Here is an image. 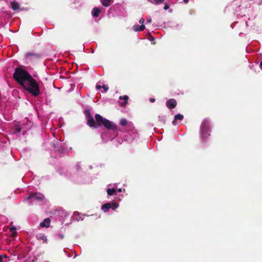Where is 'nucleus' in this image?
<instances>
[{
    "mask_svg": "<svg viewBox=\"0 0 262 262\" xmlns=\"http://www.w3.org/2000/svg\"><path fill=\"white\" fill-rule=\"evenodd\" d=\"M15 80L33 96L36 97L40 94L39 84L26 70L17 68L13 74Z\"/></svg>",
    "mask_w": 262,
    "mask_h": 262,
    "instance_id": "obj_1",
    "label": "nucleus"
},
{
    "mask_svg": "<svg viewBox=\"0 0 262 262\" xmlns=\"http://www.w3.org/2000/svg\"><path fill=\"white\" fill-rule=\"evenodd\" d=\"M84 115L86 116L87 123L90 127L98 128L103 125L108 129H112L114 133L113 137L110 138L109 139L112 140L118 135V128L116 124L108 120L103 118L99 114L95 115V120L94 119L89 110H85Z\"/></svg>",
    "mask_w": 262,
    "mask_h": 262,
    "instance_id": "obj_2",
    "label": "nucleus"
},
{
    "mask_svg": "<svg viewBox=\"0 0 262 262\" xmlns=\"http://www.w3.org/2000/svg\"><path fill=\"white\" fill-rule=\"evenodd\" d=\"M33 126V122L29 118L26 117L21 122L16 124L14 126V133L16 134H19L22 133L23 135Z\"/></svg>",
    "mask_w": 262,
    "mask_h": 262,
    "instance_id": "obj_3",
    "label": "nucleus"
},
{
    "mask_svg": "<svg viewBox=\"0 0 262 262\" xmlns=\"http://www.w3.org/2000/svg\"><path fill=\"white\" fill-rule=\"evenodd\" d=\"M45 200L43 194L39 192L30 193L24 196V202L28 205L40 203Z\"/></svg>",
    "mask_w": 262,
    "mask_h": 262,
    "instance_id": "obj_4",
    "label": "nucleus"
},
{
    "mask_svg": "<svg viewBox=\"0 0 262 262\" xmlns=\"http://www.w3.org/2000/svg\"><path fill=\"white\" fill-rule=\"evenodd\" d=\"M209 121L205 119L203 120L200 127L201 139L205 141L210 136Z\"/></svg>",
    "mask_w": 262,
    "mask_h": 262,
    "instance_id": "obj_5",
    "label": "nucleus"
},
{
    "mask_svg": "<svg viewBox=\"0 0 262 262\" xmlns=\"http://www.w3.org/2000/svg\"><path fill=\"white\" fill-rule=\"evenodd\" d=\"M126 127V131L129 136L128 137V136L126 135V137L124 138V140L128 142L132 141L138 137V134L136 131H134L135 127L132 122H129Z\"/></svg>",
    "mask_w": 262,
    "mask_h": 262,
    "instance_id": "obj_6",
    "label": "nucleus"
},
{
    "mask_svg": "<svg viewBox=\"0 0 262 262\" xmlns=\"http://www.w3.org/2000/svg\"><path fill=\"white\" fill-rule=\"evenodd\" d=\"M119 205L117 203H107L101 206L102 210L104 212H106L109 211V209H112L113 210L118 208Z\"/></svg>",
    "mask_w": 262,
    "mask_h": 262,
    "instance_id": "obj_7",
    "label": "nucleus"
},
{
    "mask_svg": "<svg viewBox=\"0 0 262 262\" xmlns=\"http://www.w3.org/2000/svg\"><path fill=\"white\" fill-rule=\"evenodd\" d=\"M166 104L168 108L171 110L176 106L177 101L174 99H170L166 101Z\"/></svg>",
    "mask_w": 262,
    "mask_h": 262,
    "instance_id": "obj_8",
    "label": "nucleus"
},
{
    "mask_svg": "<svg viewBox=\"0 0 262 262\" xmlns=\"http://www.w3.org/2000/svg\"><path fill=\"white\" fill-rule=\"evenodd\" d=\"M51 219L49 217L44 219L42 222L40 223L39 225L42 228H48L50 226Z\"/></svg>",
    "mask_w": 262,
    "mask_h": 262,
    "instance_id": "obj_9",
    "label": "nucleus"
},
{
    "mask_svg": "<svg viewBox=\"0 0 262 262\" xmlns=\"http://www.w3.org/2000/svg\"><path fill=\"white\" fill-rule=\"evenodd\" d=\"M145 28V27L144 25H142L141 26H139V25H135L133 26V30L135 31H141L144 30Z\"/></svg>",
    "mask_w": 262,
    "mask_h": 262,
    "instance_id": "obj_10",
    "label": "nucleus"
},
{
    "mask_svg": "<svg viewBox=\"0 0 262 262\" xmlns=\"http://www.w3.org/2000/svg\"><path fill=\"white\" fill-rule=\"evenodd\" d=\"M100 12V10L98 8H94L93 9L92 11V14L93 17H97L99 16V14Z\"/></svg>",
    "mask_w": 262,
    "mask_h": 262,
    "instance_id": "obj_11",
    "label": "nucleus"
},
{
    "mask_svg": "<svg viewBox=\"0 0 262 262\" xmlns=\"http://www.w3.org/2000/svg\"><path fill=\"white\" fill-rule=\"evenodd\" d=\"M183 118H184L183 116L180 114L176 115L174 116V120L172 121V124L174 125H176V121L177 120H183Z\"/></svg>",
    "mask_w": 262,
    "mask_h": 262,
    "instance_id": "obj_12",
    "label": "nucleus"
},
{
    "mask_svg": "<svg viewBox=\"0 0 262 262\" xmlns=\"http://www.w3.org/2000/svg\"><path fill=\"white\" fill-rule=\"evenodd\" d=\"M10 4H11V8L13 10H18L19 5L17 3L15 2H11Z\"/></svg>",
    "mask_w": 262,
    "mask_h": 262,
    "instance_id": "obj_13",
    "label": "nucleus"
},
{
    "mask_svg": "<svg viewBox=\"0 0 262 262\" xmlns=\"http://www.w3.org/2000/svg\"><path fill=\"white\" fill-rule=\"evenodd\" d=\"M107 193L108 195H113L116 194V190L115 188H108L107 189Z\"/></svg>",
    "mask_w": 262,
    "mask_h": 262,
    "instance_id": "obj_14",
    "label": "nucleus"
},
{
    "mask_svg": "<svg viewBox=\"0 0 262 262\" xmlns=\"http://www.w3.org/2000/svg\"><path fill=\"white\" fill-rule=\"evenodd\" d=\"M128 99V97L127 95H124L123 96H120L119 97V99H120V100L123 99L124 100V101L121 102V105L122 106H125L127 103V101Z\"/></svg>",
    "mask_w": 262,
    "mask_h": 262,
    "instance_id": "obj_15",
    "label": "nucleus"
},
{
    "mask_svg": "<svg viewBox=\"0 0 262 262\" xmlns=\"http://www.w3.org/2000/svg\"><path fill=\"white\" fill-rule=\"evenodd\" d=\"M37 239L39 240H42L44 243H46L47 241V237L45 234H38L36 235Z\"/></svg>",
    "mask_w": 262,
    "mask_h": 262,
    "instance_id": "obj_16",
    "label": "nucleus"
},
{
    "mask_svg": "<svg viewBox=\"0 0 262 262\" xmlns=\"http://www.w3.org/2000/svg\"><path fill=\"white\" fill-rule=\"evenodd\" d=\"M112 0H100V2L104 7H108L111 4Z\"/></svg>",
    "mask_w": 262,
    "mask_h": 262,
    "instance_id": "obj_17",
    "label": "nucleus"
},
{
    "mask_svg": "<svg viewBox=\"0 0 262 262\" xmlns=\"http://www.w3.org/2000/svg\"><path fill=\"white\" fill-rule=\"evenodd\" d=\"M16 227L14 226H13L12 227L10 228V231H11L12 233V237H15L17 236V233L16 231Z\"/></svg>",
    "mask_w": 262,
    "mask_h": 262,
    "instance_id": "obj_18",
    "label": "nucleus"
},
{
    "mask_svg": "<svg viewBox=\"0 0 262 262\" xmlns=\"http://www.w3.org/2000/svg\"><path fill=\"white\" fill-rule=\"evenodd\" d=\"M8 257L5 255H0V262H8Z\"/></svg>",
    "mask_w": 262,
    "mask_h": 262,
    "instance_id": "obj_19",
    "label": "nucleus"
},
{
    "mask_svg": "<svg viewBox=\"0 0 262 262\" xmlns=\"http://www.w3.org/2000/svg\"><path fill=\"white\" fill-rule=\"evenodd\" d=\"M129 122H127V120L124 118H122L120 120V124L123 126H127Z\"/></svg>",
    "mask_w": 262,
    "mask_h": 262,
    "instance_id": "obj_20",
    "label": "nucleus"
},
{
    "mask_svg": "<svg viewBox=\"0 0 262 262\" xmlns=\"http://www.w3.org/2000/svg\"><path fill=\"white\" fill-rule=\"evenodd\" d=\"M165 0H148V1L154 4H160L163 2Z\"/></svg>",
    "mask_w": 262,
    "mask_h": 262,
    "instance_id": "obj_21",
    "label": "nucleus"
},
{
    "mask_svg": "<svg viewBox=\"0 0 262 262\" xmlns=\"http://www.w3.org/2000/svg\"><path fill=\"white\" fill-rule=\"evenodd\" d=\"M102 88H103V89L105 92H106L108 91V88L107 86H106L105 85H103L102 86Z\"/></svg>",
    "mask_w": 262,
    "mask_h": 262,
    "instance_id": "obj_22",
    "label": "nucleus"
},
{
    "mask_svg": "<svg viewBox=\"0 0 262 262\" xmlns=\"http://www.w3.org/2000/svg\"><path fill=\"white\" fill-rule=\"evenodd\" d=\"M32 55H35V54L34 53H29L26 54V57L27 58H29V57L30 56H32Z\"/></svg>",
    "mask_w": 262,
    "mask_h": 262,
    "instance_id": "obj_23",
    "label": "nucleus"
},
{
    "mask_svg": "<svg viewBox=\"0 0 262 262\" xmlns=\"http://www.w3.org/2000/svg\"><path fill=\"white\" fill-rule=\"evenodd\" d=\"M101 86L99 84V83H97L96 85V88L97 90H100L101 88Z\"/></svg>",
    "mask_w": 262,
    "mask_h": 262,
    "instance_id": "obj_24",
    "label": "nucleus"
},
{
    "mask_svg": "<svg viewBox=\"0 0 262 262\" xmlns=\"http://www.w3.org/2000/svg\"><path fill=\"white\" fill-rule=\"evenodd\" d=\"M144 22V19L143 18H141L140 20H139V23L140 24H142V25H143V23Z\"/></svg>",
    "mask_w": 262,
    "mask_h": 262,
    "instance_id": "obj_25",
    "label": "nucleus"
},
{
    "mask_svg": "<svg viewBox=\"0 0 262 262\" xmlns=\"http://www.w3.org/2000/svg\"><path fill=\"white\" fill-rule=\"evenodd\" d=\"M76 168L77 170H78L80 168V164H79V163L77 164V165L76 166Z\"/></svg>",
    "mask_w": 262,
    "mask_h": 262,
    "instance_id": "obj_26",
    "label": "nucleus"
},
{
    "mask_svg": "<svg viewBox=\"0 0 262 262\" xmlns=\"http://www.w3.org/2000/svg\"><path fill=\"white\" fill-rule=\"evenodd\" d=\"M169 8V6L168 4H165V6H164V10H167Z\"/></svg>",
    "mask_w": 262,
    "mask_h": 262,
    "instance_id": "obj_27",
    "label": "nucleus"
},
{
    "mask_svg": "<svg viewBox=\"0 0 262 262\" xmlns=\"http://www.w3.org/2000/svg\"><path fill=\"white\" fill-rule=\"evenodd\" d=\"M146 20H147V23H151V19L150 17H147Z\"/></svg>",
    "mask_w": 262,
    "mask_h": 262,
    "instance_id": "obj_28",
    "label": "nucleus"
},
{
    "mask_svg": "<svg viewBox=\"0 0 262 262\" xmlns=\"http://www.w3.org/2000/svg\"><path fill=\"white\" fill-rule=\"evenodd\" d=\"M149 101L151 102H154L155 101V99L154 98H150Z\"/></svg>",
    "mask_w": 262,
    "mask_h": 262,
    "instance_id": "obj_29",
    "label": "nucleus"
},
{
    "mask_svg": "<svg viewBox=\"0 0 262 262\" xmlns=\"http://www.w3.org/2000/svg\"><path fill=\"white\" fill-rule=\"evenodd\" d=\"M58 236L61 239H62L64 237V236L62 234H59Z\"/></svg>",
    "mask_w": 262,
    "mask_h": 262,
    "instance_id": "obj_30",
    "label": "nucleus"
},
{
    "mask_svg": "<svg viewBox=\"0 0 262 262\" xmlns=\"http://www.w3.org/2000/svg\"><path fill=\"white\" fill-rule=\"evenodd\" d=\"M57 211H61V212H63V208H59V210H57Z\"/></svg>",
    "mask_w": 262,
    "mask_h": 262,
    "instance_id": "obj_31",
    "label": "nucleus"
},
{
    "mask_svg": "<svg viewBox=\"0 0 262 262\" xmlns=\"http://www.w3.org/2000/svg\"><path fill=\"white\" fill-rule=\"evenodd\" d=\"M183 1L185 4H187L189 2V0H183Z\"/></svg>",
    "mask_w": 262,
    "mask_h": 262,
    "instance_id": "obj_32",
    "label": "nucleus"
},
{
    "mask_svg": "<svg viewBox=\"0 0 262 262\" xmlns=\"http://www.w3.org/2000/svg\"><path fill=\"white\" fill-rule=\"evenodd\" d=\"M118 191L119 192H121L122 191V189H121V188H119V189H118Z\"/></svg>",
    "mask_w": 262,
    "mask_h": 262,
    "instance_id": "obj_33",
    "label": "nucleus"
},
{
    "mask_svg": "<svg viewBox=\"0 0 262 262\" xmlns=\"http://www.w3.org/2000/svg\"><path fill=\"white\" fill-rule=\"evenodd\" d=\"M104 135H104V134H101V136L102 138H104Z\"/></svg>",
    "mask_w": 262,
    "mask_h": 262,
    "instance_id": "obj_34",
    "label": "nucleus"
},
{
    "mask_svg": "<svg viewBox=\"0 0 262 262\" xmlns=\"http://www.w3.org/2000/svg\"><path fill=\"white\" fill-rule=\"evenodd\" d=\"M260 68H261V69L262 70V61L260 62Z\"/></svg>",
    "mask_w": 262,
    "mask_h": 262,
    "instance_id": "obj_35",
    "label": "nucleus"
},
{
    "mask_svg": "<svg viewBox=\"0 0 262 262\" xmlns=\"http://www.w3.org/2000/svg\"><path fill=\"white\" fill-rule=\"evenodd\" d=\"M56 142H57V144H61L60 142L59 141H58V140H57Z\"/></svg>",
    "mask_w": 262,
    "mask_h": 262,
    "instance_id": "obj_36",
    "label": "nucleus"
},
{
    "mask_svg": "<svg viewBox=\"0 0 262 262\" xmlns=\"http://www.w3.org/2000/svg\"><path fill=\"white\" fill-rule=\"evenodd\" d=\"M74 213H79L78 212H77V211H75L74 212Z\"/></svg>",
    "mask_w": 262,
    "mask_h": 262,
    "instance_id": "obj_37",
    "label": "nucleus"
}]
</instances>
